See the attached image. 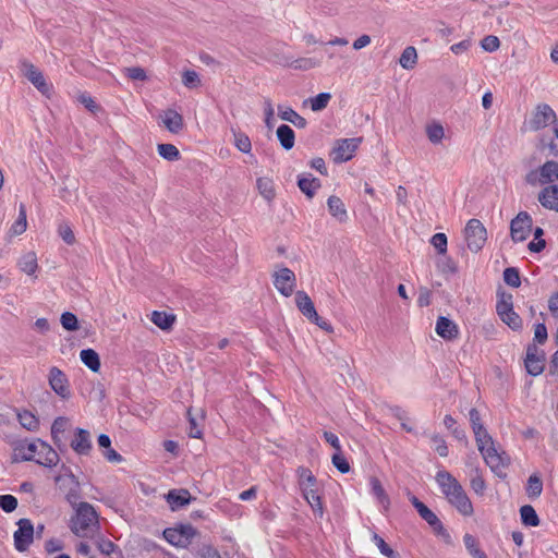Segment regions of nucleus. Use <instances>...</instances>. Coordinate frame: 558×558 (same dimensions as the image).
I'll use <instances>...</instances> for the list:
<instances>
[{
  "label": "nucleus",
  "mask_w": 558,
  "mask_h": 558,
  "mask_svg": "<svg viewBox=\"0 0 558 558\" xmlns=\"http://www.w3.org/2000/svg\"><path fill=\"white\" fill-rule=\"evenodd\" d=\"M435 481L447 501L463 517L474 513L473 504L461 483L448 471L436 473Z\"/></svg>",
  "instance_id": "f257e3e1"
},
{
  "label": "nucleus",
  "mask_w": 558,
  "mask_h": 558,
  "mask_svg": "<svg viewBox=\"0 0 558 558\" xmlns=\"http://www.w3.org/2000/svg\"><path fill=\"white\" fill-rule=\"evenodd\" d=\"M97 525L98 514L94 507L87 502L78 504L70 521L71 531L78 537H90Z\"/></svg>",
  "instance_id": "f03ea898"
},
{
  "label": "nucleus",
  "mask_w": 558,
  "mask_h": 558,
  "mask_svg": "<svg viewBox=\"0 0 558 558\" xmlns=\"http://www.w3.org/2000/svg\"><path fill=\"white\" fill-rule=\"evenodd\" d=\"M496 312L502 323L514 331L521 330L523 320L513 308V295L505 291L497 293Z\"/></svg>",
  "instance_id": "7ed1b4c3"
},
{
  "label": "nucleus",
  "mask_w": 558,
  "mask_h": 558,
  "mask_svg": "<svg viewBox=\"0 0 558 558\" xmlns=\"http://www.w3.org/2000/svg\"><path fill=\"white\" fill-rule=\"evenodd\" d=\"M298 482L303 497L307 500L312 508H322V497L319 495L318 483L308 468L298 469Z\"/></svg>",
  "instance_id": "20e7f679"
},
{
  "label": "nucleus",
  "mask_w": 558,
  "mask_h": 558,
  "mask_svg": "<svg viewBox=\"0 0 558 558\" xmlns=\"http://www.w3.org/2000/svg\"><path fill=\"white\" fill-rule=\"evenodd\" d=\"M196 535L197 531L191 524H180L163 531V537L167 542L182 548L187 547Z\"/></svg>",
  "instance_id": "39448f33"
},
{
  "label": "nucleus",
  "mask_w": 558,
  "mask_h": 558,
  "mask_svg": "<svg viewBox=\"0 0 558 558\" xmlns=\"http://www.w3.org/2000/svg\"><path fill=\"white\" fill-rule=\"evenodd\" d=\"M464 236L468 247L471 251L478 252L486 243L487 231L478 219H471L465 226Z\"/></svg>",
  "instance_id": "423d86ee"
},
{
  "label": "nucleus",
  "mask_w": 558,
  "mask_h": 558,
  "mask_svg": "<svg viewBox=\"0 0 558 558\" xmlns=\"http://www.w3.org/2000/svg\"><path fill=\"white\" fill-rule=\"evenodd\" d=\"M361 143L362 137L344 138L338 141L331 151L332 160L339 163L352 159Z\"/></svg>",
  "instance_id": "0eeeda50"
},
{
  "label": "nucleus",
  "mask_w": 558,
  "mask_h": 558,
  "mask_svg": "<svg viewBox=\"0 0 558 558\" xmlns=\"http://www.w3.org/2000/svg\"><path fill=\"white\" fill-rule=\"evenodd\" d=\"M533 220L526 211H521L511 221L510 233L515 242L526 240L532 232Z\"/></svg>",
  "instance_id": "6e6552de"
},
{
  "label": "nucleus",
  "mask_w": 558,
  "mask_h": 558,
  "mask_svg": "<svg viewBox=\"0 0 558 558\" xmlns=\"http://www.w3.org/2000/svg\"><path fill=\"white\" fill-rule=\"evenodd\" d=\"M530 184H549L558 182V163L555 161L545 162L538 172H531L526 177Z\"/></svg>",
  "instance_id": "1a4fd4ad"
},
{
  "label": "nucleus",
  "mask_w": 558,
  "mask_h": 558,
  "mask_svg": "<svg viewBox=\"0 0 558 558\" xmlns=\"http://www.w3.org/2000/svg\"><path fill=\"white\" fill-rule=\"evenodd\" d=\"M295 303L299 311L311 322L319 325L322 328L326 330L330 329L329 324H327L326 322L319 323L320 317L315 310L313 301L311 300L306 292L298 291L295 294Z\"/></svg>",
  "instance_id": "9d476101"
},
{
  "label": "nucleus",
  "mask_w": 558,
  "mask_h": 558,
  "mask_svg": "<svg viewBox=\"0 0 558 558\" xmlns=\"http://www.w3.org/2000/svg\"><path fill=\"white\" fill-rule=\"evenodd\" d=\"M17 525L19 529L14 532V546L19 551H25L33 543L34 526L28 519H21Z\"/></svg>",
  "instance_id": "9b49d317"
},
{
  "label": "nucleus",
  "mask_w": 558,
  "mask_h": 558,
  "mask_svg": "<svg viewBox=\"0 0 558 558\" xmlns=\"http://www.w3.org/2000/svg\"><path fill=\"white\" fill-rule=\"evenodd\" d=\"M525 368L529 374L536 376L539 375L545 367V353L536 345L531 344L526 349V356L524 360Z\"/></svg>",
  "instance_id": "f8f14e48"
},
{
  "label": "nucleus",
  "mask_w": 558,
  "mask_h": 558,
  "mask_svg": "<svg viewBox=\"0 0 558 558\" xmlns=\"http://www.w3.org/2000/svg\"><path fill=\"white\" fill-rule=\"evenodd\" d=\"M295 275L289 268H281L275 274L274 284L284 296H290L295 289Z\"/></svg>",
  "instance_id": "ddd939ff"
},
{
  "label": "nucleus",
  "mask_w": 558,
  "mask_h": 558,
  "mask_svg": "<svg viewBox=\"0 0 558 558\" xmlns=\"http://www.w3.org/2000/svg\"><path fill=\"white\" fill-rule=\"evenodd\" d=\"M412 504L421 518L425 520L436 533H444L445 529L441 521L425 504L420 501L416 497L412 498Z\"/></svg>",
  "instance_id": "4468645a"
},
{
  "label": "nucleus",
  "mask_w": 558,
  "mask_h": 558,
  "mask_svg": "<svg viewBox=\"0 0 558 558\" xmlns=\"http://www.w3.org/2000/svg\"><path fill=\"white\" fill-rule=\"evenodd\" d=\"M49 385L56 393L62 398H66L70 395L69 380L65 374L58 367H52L49 372Z\"/></svg>",
  "instance_id": "2eb2a0df"
},
{
  "label": "nucleus",
  "mask_w": 558,
  "mask_h": 558,
  "mask_svg": "<svg viewBox=\"0 0 558 558\" xmlns=\"http://www.w3.org/2000/svg\"><path fill=\"white\" fill-rule=\"evenodd\" d=\"M71 448L77 453L86 456L92 450V440L89 432L76 428L71 439Z\"/></svg>",
  "instance_id": "dca6fc26"
},
{
  "label": "nucleus",
  "mask_w": 558,
  "mask_h": 558,
  "mask_svg": "<svg viewBox=\"0 0 558 558\" xmlns=\"http://www.w3.org/2000/svg\"><path fill=\"white\" fill-rule=\"evenodd\" d=\"M486 462V464L494 471L499 472L507 464V459L502 453H499L493 442L490 446H486L483 451H480Z\"/></svg>",
  "instance_id": "f3484780"
},
{
  "label": "nucleus",
  "mask_w": 558,
  "mask_h": 558,
  "mask_svg": "<svg viewBox=\"0 0 558 558\" xmlns=\"http://www.w3.org/2000/svg\"><path fill=\"white\" fill-rule=\"evenodd\" d=\"M556 120L554 110L548 105H541L533 117V128L538 130L551 124Z\"/></svg>",
  "instance_id": "a211bd4d"
},
{
  "label": "nucleus",
  "mask_w": 558,
  "mask_h": 558,
  "mask_svg": "<svg viewBox=\"0 0 558 558\" xmlns=\"http://www.w3.org/2000/svg\"><path fill=\"white\" fill-rule=\"evenodd\" d=\"M436 332L445 340H453L459 335V328L452 320L440 316L436 323Z\"/></svg>",
  "instance_id": "6ab92c4d"
},
{
  "label": "nucleus",
  "mask_w": 558,
  "mask_h": 558,
  "mask_svg": "<svg viewBox=\"0 0 558 558\" xmlns=\"http://www.w3.org/2000/svg\"><path fill=\"white\" fill-rule=\"evenodd\" d=\"M171 510H178L191 502L192 496L187 489H171L166 496Z\"/></svg>",
  "instance_id": "aec40b11"
},
{
  "label": "nucleus",
  "mask_w": 558,
  "mask_h": 558,
  "mask_svg": "<svg viewBox=\"0 0 558 558\" xmlns=\"http://www.w3.org/2000/svg\"><path fill=\"white\" fill-rule=\"evenodd\" d=\"M26 77L40 90L43 94L50 92L51 86L46 82L43 73L33 64H25Z\"/></svg>",
  "instance_id": "412c9836"
},
{
  "label": "nucleus",
  "mask_w": 558,
  "mask_h": 558,
  "mask_svg": "<svg viewBox=\"0 0 558 558\" xmlns=\"http://www.w3.org/2000/svg\"><path fill=\"white\" fill-rule=\"evenodd\" d=\"M538 201L545 208L558 211V185L545 187L539 193Z\"/></svg>",
  "instance_id": "4be33fe9"
},
{
  "label": "nucleus",
  "mask_w": 558,
  "mask_h": 558,
  "mask_svg": "<svg viewBox=\"0 0 558 558\" xmlns=\"http://www.w3.org/2000/svg\"><path fill=\"white\" fill-rule=\"evenodd\" d=\"M162 123L171 133H179L184 126L182 116L171 109L163 112Z\"/></svg>",
  "instance_id": "5701e85b"
},
{
  "label": "nucleus",
  "mask_w": 558,
  "mask_h": 558,
  "mask_svg": "<svg viewBox=\"0 0 558 558\" xmlns=\"http://www.w3.org/2000/svg\"><path fill=\"white\" fill-rule=\"evenodd\" d=\"M470 487L478 496H483L485 494L487 486L483 473L478 468L471 471Z\"/></svg>",
  "instance_id": "b1692460"
},
{
  "label": "nucleus",
  "mask_w": 558,
  "mask_h": 558,
  "mask_svg": "<svg viewBox=\"0 0 558 558\" xmlns=\"http://www.w3.org/2000/svg\"><path fill=\"white\" fill-rule=\"evenodd\" d=\"M328 209L339 221L342 222L347 219V209L343 202L338 196L332 195L328 198Z\"/></svg>",
  "instance_id": "393cba45"
},
{
  "label": "nucleus",
  "mask_w": 558,
  "mask_h": 558,
  "mask_svg": "<svg viewBox=\"0 0 558 558\" xmlns=\"http://www.w3.org/2000/svg\"><path fill=\"white\" fill-rule=\"evenodd\" d=\"M298 184L300 190L308 197H313L316 191L320 187V182L318 179L308 177L300 178Z\"/></svg>",
  "instance_id": "a878e982"
},
{
  "label": "nucleus",
  "mask_w": 558,
  "mask_h": 558,
  "mask_svg": "<svg viewBox=\"0 0 558 558\" xmlns=\"http://www.w3.org/2000/svg\"><path fill=\"white\" fill-rule=\"evenodd\" d=\"M278 138L286 149H290L294 145V131L287 124H282L277 130Z\"/></svg>",
  "instance_id": "bb28decb"
},
{
  "label": "nucleus",
  "mask_w": 558,
  "mask_h": 558,
  "mask_svg": "<svg viewBox=\"0 0 558 558\" xmlns=\"http://www.w3.org/2000/svg\"><path fill=\"white\" fill-rule=\"evenodd\" d=\"M151 322L158 326L159 328L167 330L170 329L175 320L174 315L165 313V312H157L155 311L151 314Z\"/></svg>",
  "instance_id": "cd10ccee"
},
{
  "label": "nucleus",
  "mask_w": 558,
  "mask_h": 558,
  "mask_svg": "<svg viewBox=\"0 0 558 558\" xmlns=\"http://www.w3.org/2000/svg\"><path fill=\"white\" fill-rule=\"evenodd\" d=\"M372 493L377 498L379 504L384 507L385 510L389 507V497L386 494L380 481L376 477L371 480Z\"/></svg>",
  "instance_id": "c85d7f7f"
},
{
  "label": "nucleus",
  "mask_w": 558,
  "mask_h": 558,
  "mask_svg": "<svg viewBox=\"0 0 558 558\" xmlns=\"http://www.w3.org/2000/svg\"><path fill=\"white\" fill-rule=\"evenodd\" d=\"M81 359L83 363L88 366L92 371L98 372L100 368V360L98 353L93 349H86L81 351Z\"/></svg>",
  "instance_id": "c756f323"
},
{
  "label": "nucleus",
  "mask_w": 558,
  "mask_h": 558,
  "mask_svg": "<svg viewBox=\"0 0 558 558\" xmlns=\"http://www.w3.org/2000/svg\"><path fill=\"white\" fill-rule=\"evenodd\" d=\"M26 228H27L26 207L24 204H21L19 218L12 225V227L10 229V233H11V235H20L26 231Z\"/></svg>",
  "instance_id": "7c9ffc66"
},
{
  "label": "nucleus",
  "mask_w": 558,
  "mask_h": 558,
  "mask_svg": "<svg viewBox=\"0 0 558 558\" xmlns=\"http://www.w3.org/2000/svg\"><path fill=\"white\" fill-rule=\"evenodd\" d=\"M71 426L70 420L63 416L57 417L51 426V435L54 442L60 441V436L63 435Z\"/></svg>",
  "instance_id": "2f4dec72"
},
{
  "label": "nucleus",
  "mask_w": 558,
  "mask_h": 558,
  "mask_svg": "<svg viewBox=\"0 0 558 558\" xmlns=\"http://www.w3.org/2000/svg\"><path fill=\"white\" fill-rule=\"evenodd\" d=\"M464 545L474 558H487L486 554L480 548L478 541L471 534L463 536Z\"/></svg>",
  "instance_id": "473e14b6"
},
{
  "label": "nucleus",
  "mask_w": 558,
  "mask_h": 558,
  "mask_svg": "<svg viewBox=\"0 0 558 558\" xmlns=\"http://www.w3.org/2000/svg\"><path fill=\"white\" fill-rule=\"evenodd\" d=\"M400 65L403 69H413L417 61L416 49L412 46L407 47L401 57H400Z\"/></svg>",
  "instance_id": "72a5a7b5"
},
{
  "label": "nucleus",
  "mask_w": 558,
  "mask_h": 558,
  "mask_svg": "<svg viewBox=\"0 0 558 558\" xmlns=\"http://www.w3.org/2000/svg\"><path fill=\"white\" fill-rule=\"evenodd\" d=\"M521 520L523 524L527 526H537L539 524V519L536 514V511L532 506H523L520 509Z\"/></svg>",
  "instance_id": "f704fd0d"
},
{
  "label": "nucleus",
  "mask_w": 558,
  "mask_h": 558,
  "mask_svg": "<svg viewBox=\"0 0 558 558\" xmlns=\"http://www.w3.org/2000/svg\"><path fill=\"white\" fill-rule=\"evenodd\" d=\"M21 269L27 275H34L37 271L38 264L35 253H27L20 262Z\"/></svg>",
  "instance_id": "c9c22d12"
},
{
  "label": "nucleus",
  "mask_w": 558,
  "mask_h": 558,
  "mask_svg": "<svg viewBox=\"0 0 558 558\" xmlns=\"http://www.w3.org/2000/svg\"><path fill=\"white\" fill-rule=\"evenodd\" d=\"M426 134L432 143H439L445 136V129L440 123L432 122L426 126Z\"/></svg>",
  "instance_id": "e433bc0d"
},
{
  "label": "nucleus",
  "mask_w": 558,
  "mask_h": 558,
  "mask_svg": "<svg viewBox=\"0 0 558 558\" xmlns=\"http://www.w3.org/2000/svg\"><path fill=\"white\" fill-rule=\"evenodd\" d=\"M19 421L28 430H36L39 426L38 418L29 411L19 413Z\"/></svg>",
  "instance_id": "4c0bfd02"
},
{
  "label": "nucleus",
  "mask_w": 558,
  "mask_h": 558,
  "mask_svg": "<svg viewBox=\"0 0 558 558\" xmlns=\"http://www.w3.org/2000/svg\"><path fill=\"white\" fill-rule=\"evenodd\" d=\"M158 153L168 160H178L180 158L179 149L172 144H159Z\"/></svg>",
  "instance_id": "58836bf2"
},
{
  "label": "nucleus",
  "mask_w": 558,
  "mask_h": 558,
  "mask_svg": "<svg viewBox=\"0 0 558 558\" xmlns=\"http://www.w3.org/2000/svg\"><path fill=\"white\" fill-rule=\"evenodd\" d=\"M543 490L542 480L537 475H531L527 481L526 493L531 497H537Z\"/></svg>",
  "instance_id": "ea45409f"
},
{
  "label": "nucleus",
  "mask_w": 558,
  "mask_h": 558,
  "mask_svg": "<svg viewBox=\"0 0 558 558\" xmlns=\"http://www.w3.org/2000/svg\"><path fill=\"white\" fill-rule=\"evenodd\" d=\"M504 280L507 284L518 288L521 284L520 272L514 267L506 268L504 271Z\"/></svg>",
  "instance_id": "a19ab883"
},
{
  "label": "nucleus",
  "mask_w": 558,
  "mask_h": 558,
  "mask_svg": "<svg viewBox=\"0 0 558 558\" xmlns=\"http://www.w3.org/2000/svg\"><path fill=\"white\" fill-rule=\"evenodd\" d=\"M332 464L341 472L348 473L350 471V463L348 459L342 453V450L337 451L332 454L331 458Z\"/></svg>",
  "instance_id": "79ce46f5"
},
{
  "label": "nucleus",
  "mask_w": 558,
  "mask_h": 558,
  "mask_svg": "<svg viewBox=\"0 0 558 558\" xmlns=\"http://www.w3.org/2000/svg\"><path fill=\"white\" fill-rule=\"evenodd\" d=\"M474 436L480 451H483V449H485L486 446H490L494 442L485 427L475 432Z\"/></svg>",
  "instance_id": "37998d69"
},
{
  "label": "nucleus",
  "mask_w": 558,
  "mask_h": 558,
  "mask_svg": "<svg viewBox=\"0 0 558 558\" xmlns=\"http://www.w3.org/2000/svg\"><path fill=\"white\" fill-rule=\"evenodd\" d=\"M17 507V499L12 495H0V508L5 512H12Z\"/></svg>",
  "instance_id": "c03bdc74"
},
{
  "label": "nucleus",
  "mask_w": 558,
  "mask_h": 558,
  "mask_svg": "<svg viewBox=\"0 0 558 558\" xmlns=\"http://www.w3.org/2000/svg\"><path fill=\"white\" fill-rule=\"evenodd\" d=\"M330 98H331L330 95L326 94V93L317 95L316 97H314L311 100L312 109L314 111H319V110L325 109L327 107Z\"/></svg>",
  "instance_id": "a18cd8bd"
},
{
  "label": "nucleus",
  "mask_w": 558,
  "mask_h": 558,
  "mask_svg": "<svg viewBox=\"0 0 558 558\" xmlns=\"http://www.w3.org/2000/svg\"><path fill=\"white\" fill-rule=\"evenodd\" d=\"M61 324L64 329L71 330V331L76 330L78 328V323H77L76 316L69 312L62 314Z\"/></svg>",
  "instance_id": "49530a36"
},
{
  "label": "nucleus",
  "mask_w": 558,
  "mask_h": 558,
  "mask_svg": "<svg viewBox=\"0 0 558 558\" xmlns=\"http://www.w3.org/2000/svg\"><path fill=\"white\" fill-rule=\"evenodd\" d=\"M257 186H258L260 193L265 196V198L271 199L275 196L272 183L269 180L258 179Z\"/></svg>",
  "instance_id": "de8ad7c7"
},
{
  "label": "nucleus",
  "mask_w": 558,
  "mask_h": 558,
  "mask_svg": "<svg viewBox=\"0 0 558 558\" xmlns=\"http://www.w3.org/2000/svg\"><path fill=\"white\" fill-rule=\"evenodd\" d=\"M430 242L439 254H445L447 252V236L445 233L434 234Z\"/></svg>",
  "instance_id": "09e8293b"
},
{
  "label": "nucleus",
  "mask_w": 558,
  "mask_h": 558,
  "mask_svg": "<svg viewBox=\"0 0 558 558\" xmlns=\"http://www.w3.org/2000/svg\"><path fill=\"white\" fill-rule=\"evenodd\" d=\"M374 541L377 547L379 548L380 553L388 557V558H396L395 551L390 548V546L385 542L384 538L378 536L377 534L374 535Z\"/></svg>",
  "instance_id": "8fccbe9b"
},
{
  "label": "nucleus",
  "mask_w": 558,
  "mask_h": 558,
  "mask_svg": "<svg viewBox=\"0 0 558 558\" xmlns=\"http://www.w3.org/2000/svg\"><path fill=\"white\" fill-rule=\"evenodd\" d=\"M96 545H97L98 550L101 554L107 555V556L111 555L116 549L114 543L108 538L98 539Z\"/></svg>",
  "instance_id": "3c124183"
},
{
  "label": "nucleus",
  "mask_w": 558,
  "mask_h": 558,
  "mask_svg": "<svg viewBox=\"0 0 558 558\" xmlns=\"http://www.w3.org/2000/svg\"><path fill=\"white\" fill-rule=\"evenodd\" d=\"M124 74L126 77L133 81H145L146 80V73L142 68L134 66V68H126L124 69Z\"/></svg>",
  "instance_id": "603ef678"
},
{
  "label": "nucleus",
  "mask_w": 558,
  "mask_h": 558,
  "mask_svg": "<svg viewBox=\"0 0 558 558\" xmlns=\"http://www.w3.org/2000/svg\"><path fill=\"white\" fill-rule=\"evenodd\" d=\"M499 46H500V41H499L498 37L493 36V35H488L482 40L483 49H485L486 51H489V52L497 50L499 48Z\"/></svg>",
  "instance_id": "864d4df0"
},
{
  "label": "nucleus",
  "mask_w": 558,
  "mask_h": 558,
  "mask_svg": "<svg viewBox=\"0 0 558 558\" xmlns=\"http://www.w3.org/2000/svg\"><path fill=\"white\" fill-rule=\"evenodd\" d=\"M470 415V423L473 433L484 428V425L482 424V418L480 415V412L476 409H472L469 413Z\"/></svg>",
  "instance_id": "5fc2aeb1"
},
{
  "label": "nucleus",
  "mask_w": 558,
  "mask_h": 558,
  "mask_svg": "<svg viewBox=\"0 0 558 558\" xmlns=\"http://www.w3.org/2000/svg\"><path fill=\"white\" fill-rule=\"evenodd\" d=\"M63 542L59 538H51L45 543V549L49 554L60 551L63 549Z\"/></svg>",
  "instance_id": "6e6d98bb"
},
{
  "label": "nucleus",
  "mask_w": 558,
  "mask_h": 558,
  "mask_svg": "<svg viewBox=\"0 0 558 558\" xmlns=\"http://www.w3.org/2000/svg\"><path fill=\"white\" fill-rule=\"evenodd\" d=\"M59 234L68 244H72L75 241V235H74L71 227L68 225L60 226Z\"/></svg>",
  "instance_id": "4d7b16f0"
},
{
  "label": "nucleus",
  "mask_w": 558,
  "mask_h": 558,
  "mask_svg": "<svg viewBox=\"0 0 558 558\" xmlns=\"http://www.w3.org/2000/svg\"><path fill=\"white\" fill-rule=\"evenodd\" d=\"M547 328L544 324H537L534 329V340L543 344L547 340Z\"/></svg>",
  "instance_id": "13d9d810"
},
{
  "label": "nucleus",
  "mask_w": 558,
  "mask_h": 558,
  "mask_svg": "<svg viewBox=\"0 0 558 558\" xmlns=\"http://www.w3.org/2000/svg\"><path fill=\"white\" fill-rule=\"evenodd\" d=\"M198 75L194 71H185L183 73V83L186 87H194L198 84Z\"/></svg>",
  "instance_id": "bf43d9fd"
},
{
  "label": "nucleus",
  "mask_w": 558,
  "mask_h": 558,
  "mask_svg": "<svg viewBox=\"0 0 558 558\" xmlns=\"http://www.w3.org/2000/svg\"><path fill=\"white\" fill-rule=\"evenodd\" d=\"M235 145L236 147L244 153H247L251 150V141L246 135H239L235 138Z\"/></svg>",
  "instance_id": "052dcab7"
},
{
  "label": "nucleus",
  "mask_w": 558,
  "mask_h": 558,
  "mask_svg": "<svg viewBox=\"0 0 558 558\" xmlns=\"http://www.w3.org/2000/svg\"><path fill=\"white\" fill-rule=\"evenodd\" d=\"M324 438L336 450V452L341 450V445L337 435L331 432H325Z\"/></svg>",
  "instance_id": "680f3d73"
},
{
  "label": "nucleus",
  "mask_w": 558,
  "mask_h": 558,
  "mask_svg": "<svg viewBox=\"0 0 558 558\" xmlns=\"http://www.w3.org/2000/svg\"><path fill=\"white\" fill-rule=\"evenodd\" d=\"M546 246V241L544 239H533L530 243H529V250L531 252H535V253H539L541 251H543Z\"/></svg>",
  "instance_id": "e2e57ef3"
},
{
  "label": "nucleus",
  "mask_w": 558,
  "mask_h": 558,
  "mask_svg": "<svg viewBox=\"0 0 558 558\" xmlns=\"http://www.w3.org/2000/svg\"><path fill=\"white\" fill-rule=\"evenodd\" d=\"M548 308L554 317L558 318V292L553 294L548 301Z\"/></svg>",
  "instance_id": "0e129e2a"
},
{
  "label": "nucleus",
  "mask_w": 558,
  "mask_h": 558,
  "mask_svg": "<svg viewBox=\"0 0 558 558\" xmlns=\"http://www.w3.org/2000/svg\"><path fill=\"white\" fill-rule=\"evenodd\" d=\"M434 441L437 442L436 451L440 457H447L448 456V447L444 439L439 437H434Z\"/></svg>",
  "instance_id": "69168bd1"
},
{
  "label": "nucleus",
  "mask_w": 558,
  "mask_h": 558,
  "mask_svg": "<svg viewBox=\"0 0 558 558\" xmlns=\"http://www.w3.org/2000/svg\"><path fill=\"white\" fill-rule=\"evenodd\" d=\"M311 166L323 175L327 174V168L323 158L313 159Z\"/></svg>",
  "instance_id": "338daca9"
},
{
  "label": "nucleus",
  "mask_w": 558,
  "mask_h": 558,
  "mask_svg": "<svg viewBox=\"0 0 558 558\" xmlns=\"http://www.w3.org/2000/svg\"><path fill=\"white\" fill-rule=\"evenodd\" d=\"M104 456L110 462H120L122 460V457L111 447L110 449H105Z\"/></svg>",
  "instance_id": "774afa93"
}]
</instances>
